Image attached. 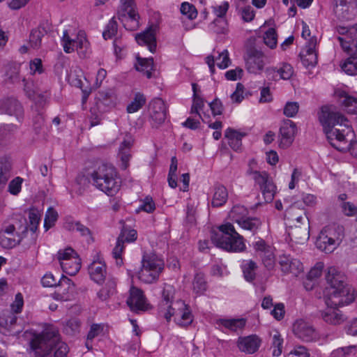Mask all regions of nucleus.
Masks as SVG:
<instances>
[{"label":"nucleus","mask_w":357,"mask_h":357,"mask_svg":"<svg viewBox=\"0 0 357 357\" xmlns=\"http://www.w3.org/2000/svg\"><path fill=\"white\" fill-rule=\"evenodd\" d=\"M328 287L324 291L327 308L321 312L324 321L333 325L342 324L344 317L337 308L350 304L355 296L347 282L346 276L335 267H329L326 275Z\"/></svg>","instance_id":"obj_1"},{"label":"nucleus","mask_w":357,"mask_h":357,"mask_svg":"<svg viewBox=\"0 0 357 357\" xmlns=\"http://www.w3.org/2000/svg\"><path fill=\"white\" fill-rule=\"evenodd\" d=\"M319 119L332 146L340 151L350 149L351 154L357 157V143L351 144L347 139L351 128L342 114L336 112L334 107L325 105L321 108Z\"/></svg>","instance_id":"obj_2"},{"label":"nucleus","mask_w":357,"mask_h":357,"mask_svg":"<svg viewBox=\"0 0 357 357\" xmlns=\"http://www.w3.org/2000/svg\"><path fill=\"white\" fill-rule=\"evenodd\" d=\"M30 346L36 357H67L69 352L68 345L61 340L58 331L53 327L35 336Z\"/></svg>","instance_id":"obj_3"},{"label":"nucleus","mask_w":357,"mask_h":357,"mask_svg":"<svg viewBox=\"0 0 357 357\" xmlns=\"http://www.w3.org/2000/svg\"><path fill=\"white\" fill-rule=\"evenodd\" d=\"M93 185L109 196L120 189L121 181L114 166L107 163L98 165L90 174Z\"/></svg>","instance_id":"obj_4"},{"label":"nucleus","mask_w":357,"mask_h":357,"mask_svg":"<svg viewBox=\"0 0 357 357\" xmlns=\"http://www.w3.org/2000/svg\"><path fill=\"white\" fill-rule=\"evenodd\" d=\"M211 238L216 247L228 252H241L245 248L243 236L236 232L231 223L220 226L219 231L212 233Z\"/></svg>","instance_id":"obj_5"},{"label":"nucleus","mask_w":357,"mask_h":357,"mask_svg":"<svg viewBox=\"0 0 357 357\" xmlns=\"http://www.w3.org/2000/svg\"><path fill=\"white\" fill-rule=\"evenodd\" d=\"M142 267L137 273V278L146 284H152L159 279L165 268L163 259L154 252H144Z\"/></svg>","instance_id":"obj_6"},{"label":"nucleus","mask_w":357,"mask_h":357,"mask_svg":"<svg viewBox=\"0 0 357 357\" xmlns=\"http://www.w3.org/2000/svg\"><path fill=\"white\" fill-rule=\"evenodd\" d=\"M344 231L343 226L337 224L326 226L317 238V248L326 253L333 252L341 243L344 236Z\"/></svg>","instance_id":"obj_7"},{"label":"nucleus","mask_w":357,"mask_h":357,"mask_svg":"<svg viewBox=\"0 0 357 357\" xmlns=\"http://www.w3.org/2000/svg\"><path fill=\"white\" fill-rule=\"evenodd\" d=\"M247 174L252 176L255 185H257L262 194L264 202H271L276 192V186L272 178L266 171H257L249 169Z\"/></svg>","instance_id":"obj_8"},{"label":"nucleus","mask_w":357,"mask_h":357,"mask_svg":"<svg viewBox=\"0 0 357 357\" xmlns=\"http://www.w3.org/2000/svg\"><path fill=\"white\" fill-rule=\"evenodd\" d=\"M337 37L340 45L347 54H357V24L351 26H337Z\"/></svg>","instance_id":"obj_9"},{"label":"nucleus","mask_w":357,"mask_h":357,"mask_svg":"<svg viewBox=\"0 0 357 357\" xmlns=\"http://www.w3.org/2000/svg\"><path fill=\"white\" fill-rule=\"evenodd\" d=\"M137 236V233L136 230L128 229L126 227H123L122 228L112 252L113 257L116 259L117 266H121L123 264L121 255L124 250V243L134 242L136 241Z\"/></svg>","instance_id":"obj_10"},{"label":"nucleus","mask_w":357,"mask_h":357,"mask_svg":"<svg viewBox=\"0 0 357 357\" xmlns=\"http://www.w3.org/2000/svg\"><path fill=\"white\" fill-rule=\"evenodd\" d=\"M0 114L14 116L22 123L24 119V110L21 102L15 98H6L0 100Z\"/></svg>","instance_id":"obj_11"},{"label":"nucleus","mask_w":357,"mask_h":357,"mask_svg":"<svg viewBox=\"0 0 357 357\" xmlns=\"http://www.w3.org/2000/svg\"><path fill=\"white\" fill-rule=\"evenodd\" d=\"M252 247L256 255L261 259L264 266L268 270L273 269L275 261L274 248L261 238L255 241L252 243Z\"/></svg>","instance_id":"obj_12"},{"label":"nucleus","mask_w":357,"mask_h":357,"mask_svg":"<svg viewBox=\"0 0 357 357\" xmlns=\"http://www.w3.org/2000/svg\"><path fill=\"white\" fill-rule=\"evenodd\" d=\"M174 317V321L179 326H186L192 322V315L189 307L182 300H176L171 309L169 321Z\"/></svg>","instance_id":"obj_13"},{"label":"nucleus","mask_w":357,"mask_h":357,"mask_svg":"<svg viewBox=\"0 0 357 357\" xmlns=\"http://www.w3.org/2000/svg\"><path fill=\"white\" fill-rule=\"evenodd\" d=\"M175 294V289L174 286L165 284L161 294V301L158 305V314L160 317L165 318L167 322L169 321V315L171 309L174 306V297Z\"/></svg>","instance_id":"obj_14"},{"label":"nucleus","mask_w":357,"mask_h":357,"mask_svg":"<svg viewBox=\"0 0 357 357\" xmlns=\"http://www.w3.org/2000/svg\"><path fill=\"white\" fill-rule=\"evenodd\" d=\"M57 289L52 294L54 299L61 301H71L75 297V285L65 275H62L56 286Z\"/></svg>","instance_id":"obj_15"},{"label":"nucleus","mask_w":357,"mask_h":357,"mask_svg":"<svg viewBox=\"0 0 357 357\" xmlns=\"http://www.w3.org/2000/svg\"><path fill=\"white\" fill-rule=\"evenodd\" d=\"M47 78L45 83H38L33 84V82H29L25 78L22 79L24 84V91L27 97L31 100L36 101V98H38V102L42 105L46 100L45 96L43 93H46L49 90V85L47 84Z\"/></svg>","instance_id":"obj_16"},{"label":"nucleus","mask_w":357,"mask_h":357,"mask_svg":"<svg viewBox=\"0 0 357 357\" xmlns=\"http://www.w3.org/2000/svg\"><path fill=\"white\" fill-rule=\"evenodd\" d=\"M317 42L316 37L310 38L299 54L301 63L306 68H313L317 63Z\"/></svg>","instance_id":"obj_17"},{"label":"nucleus","mask_w":357,"mask_h":357,"mask_svg":"<svg viewBox=\"0 0 357 357\" xmlns=\"http://www.w3.org/2000/svg\"><path fill=\"white\" fill-rule=\"evenodd\" d=\"M22 238L13 225H5L0 231V245L3 248H14L20 243Z\"/></svg>","instance_id":"obj_18"},{"label":"nucleus","mask_w":357,"mask_h":357,"mask_svg":"<svg viewBox=\"0 0 357 357\" xmlns=\"http://www.w3.org/2000/svg\"><path fill=\"white\" fill-rule=\"evenodd\" d=\"M150 116L153 127L158 128L166 119V107L161 98H155L149 104Z\"/></svg>","instance_id":"obj_19"},{"label":"nucleus","mask_w":357,"mask_h":357,"mask_svg":"<svg viewBox=\"0 0 357 357\" xmlns=\"http://www.w3.org/2000/svg\"><path fill=\"white\" fill-rule=\"evenodd\" d=\"M294 334L304 342H312L317 339L314 328L303 319L297 320L293 325Z\"/></svg>","instance_id":"obj_20"},{"label":"nucleus","mask_w":357,"mask_h":357,"mask_svg":"<svg viewBox=\"0 0 357 357\" xmlns=\"http://www.w3.org/2000/svg\"><path fill=\"white\" fill-rule=\"evenodd\" d=\"M264 54L256 49H250L245 58V66L247 70L250 73L258 74L264 68Z\"/></svg>","instance_id":"obj_21"},{"label":"nucleus","mask_w":357,"mask_h":357,"mask_svg":"<svg viewBox=\"0 0 357 357\" xmlns=\"http://www.w3.org/2000/svg\"><path fill=\"white\" fill-rule=\"evenodd\" d=\"M63 50L66 53H70L75 49L79 51L82 49L86 50L89 46V42L84 33H79L76 39H72L68 35V31H63L62 37Z\"/></svg>","instance_id":"obj_22"},{"label":"nucleus","mask_w":357,"mask_h":357,"mask_svg":"<svg viewBox=\"0 0 357 357\" xmlns=\"http://www.w3.org/2000/svg\"><path fill=\"white\" fill-rule=\"evenodd\" d=\"M296 126L291 120H285L280 128V146L283 149L289 147L294 140Z\"/></svg>","instance_id":"obj_23"},{"label":"nucleus","mask_w":357,"mask_h":357,"mask_svg":"<svg viewBox=\"0 0 357 357\" xmlns=\"http://www.w3.org/2000/svg\"><path fill=\"white\" fill-rule=\"evenodd\" d=\"M158 26L151 25L145 31L136 35L135 40L139 45H146L149 51L154 53L156 50V31Z\"/></svg>","instance_id":"obj_24"},{"label":"nucleus","mask_w":357,"mask_h":357,"mask_svg":"<svg viewBox=\"0 0 357 357\" xmlns=\"http://www.w3.org/2000/svg\"><path fill=\"white\" fill-rule=\"evenodd\" d=\"M127 304L130 310L135 312L147 310L148 304L143 291L134 287L130 290V296L127 299Z\"/></svg>","instance_id":"obj_25"},{"label":"nucleus","mask_w":357,"mask_h":357,"mask_svg":"<svg viewBox=\"0 0 357 357\" xmlns=\"http://www.w3.org/2000/svg\"><path fill=\"white\" fill-rule=\"evenodd\" d=\"M279 264L281 271L284 273H291L297 276L303 271V264L297 259L289 255H281L279 257Z\"/></svg>","instance_id":"obj_26"},{"label":"nucleus","mask_w":357,"mask_h":357,"mask_svg":"<svg viewBox=\"0 0 357 357\" xmlns=\"http://www.w3.org/2000/svg\"><path fill=\"white\" fill-rule=\"evenodd\" d=\"M17 317L12 312L3 313L0 316V333L6 335H15L21 331L20 328L16 329Z\"/></svg>","instance_id":"obj_27"},{"label":"nucleus","mask_w":357,"mask_h":357,"mask_svg":"<svg viewBox=\"0 0 357 357\" xmlns=\"http://www.w3.org/2000/svg\"><path fill=\"white\" fill-rule=\"evenodd\" d=\"M240 351L252 354L256 352L261 344L260 338L256 335L240 337L237 342Z\"/></svg>","instance_id":"obj_28"},{"label":"nucleus","mask_w":357,"mask_h":357,"mask_svg":"<svg viewBox=\"0 0 357 357\" xmlns=\"http://www.w3.org/2000/svg\"><path fill=\"white\" fill-rule=\"evenodd\" d=\"M89 273L94 282L102 283L107 275L105 263L101 260L93 261L89 266Z\"/></svg>","instance_id":"obj_29"},{"label":"nucleus","mask_w":357,"mask_h":357,"mask_svg":"<svg viewBox=\"0 0 357 357\" xmlns=\"http://www.w3.org/2000/svg\"><path fill=\"white\" fill-rule=\"evenodd\" d=\"M334 13L340 21L351 20L357 13V3L335 6Z\"/></svg>","instance_id":"obj_30"},{"label":"nucleus","mask_w":357,"mask_h":357,"mask_svg":"<svg viewBox=\"0 0 357 357\" xmlns=\"http://www.w3.org/2000/svg\"><path fill=\"white\" fill-rule=\"evenodd\" d=\"M134 140L131 135H126L119 146V155L122 162V168L126 169L129 165L131 158L130 149L133 145Z\"/></svg>","instance_id":"obj_31"},{"label":"nucleus","mask_w":357,"mask_h":357,"mask_svg":"<svg viewBox=\"0 0 357 357\" xmlns=\"http://www.w3.org/2000/svg\"><path fill=\"white\" fill-rule=\"evenodd\" d=\"M19 126L14 123H8L0 126V148L10 144L14 134L18 130Z\"/></svg>","instance_id":"obj_32"},{"label":"nucleus","mask_w":357,"mask_h":357,"mask_svg":"<svg viewBox=\"0 0 357 357\" xmlns=\"http://www.w3.org/2000/svg\"><path fill=\"white\" fill-rule=\"evenodd\" d=\"M12 174V162L8 156L0 157V189L6 185Z\"/></svg>","instance_id":"obj_33"},{"label":"nucleus","mask_w":357,"mask_h":357,"mask_svg":"<svg viewBox=\"0 0 357 357\" xmlns=\"http://www.w3.org/2000/svg\"><path fill=\"white\" fill-rule=\"evenodd\" d=\"M228 199V191L226 187L221 184H217L213 188L211 206L220 207L225 205Z\"/></svg>","instance_id":"obj_34"},{"label":"nucleus","mask_w":357,"mask_h":357,"mask_svg":"<svg viewBox=\"0 0 357 357\" xmlns=\"http://www.w3.org/2000/svg\"><path fill=\"white\" fill-rule=\"evenodd\" d=\"M245 136V133L240 132L237 130L228 128L225 132V137L228 139L230 147L234 151H238L242 146V138Z\"/></svg>","instance_id":"obj_35"},{"label":"nucleus","mask_w":357,"mask_h":357,"mask_svg":"<svg viewBox=\"0 0 357 357\" xmlns=\"http://www.w3.org/2000/svg\"><path fill=\"white\" fill-rule=\"evenodd\" d=\"M60 265L64 273L69 275H75L81 268V259L78 256H74L68 260L62 261Z\"/></svg>","instance_id":"obj_36"},{"label":"nucleus","mask_w":357,"mask_h":357,"mask_svg":"<svg viewBox=\"0 0 357 357\" xmlns=\"http://www.w3.org/2000/svg\"><path fill=\"white\" fill-rule=\"evenodd\" d=\"M131 14H126L125 16H118L119 20L122 22L123 26L129 31L136 30L139 26V15L138 13H133L132 10Z\"/></svg>","instance_id":"obj_37"},{"label":"nucleus","mask_w":357,"mask_h":357,"mask_svg":"<svg viewBox=\"0 0 357 357\" xmlns=\"http://www.w3.org/2000/svg\"><path fill=\"white\" fill-rule=\"evenodd\" d=\"M340 102L350 114H357V98L349 96L344 91L339 94Z\"/></svg>","instance_id":"obj_38"},{"label":"nucleus","mask_w":357,"mask_h":357,"mask_svg":"<svg viewBox=\"0 0 357 357\" xmlns=\"http://www.w3.org/2000/svg\"><path fill=\"white\" fill-rule=\"evenodd\" d=\"M261 221L256 217H247L238 224L243 229L250 231L252 234L257 232L261 226Z\"/></svg>","instance_id":"obj_39"},{"label":"nucleus","mask_w":357,"mask_h":357,"mask_svg":"<svg viewBox=\"0 0 357 357\" xmlns=\"http://www.w3.org/2000/svg\"><path fill=\"white\" fill-rule=\"evenodd\" d=\"M137 63L135 64L137 70L144 73L146 77L150 79L152 77V70H153V59H142L137 57Z\"/></svg>","instance_id":"obj_40"},{"label":"nucleus","mask_w":357,"mask_h":357,"mask_svg":"<svg viewBox=\"0 0 357 357\" xmlns=\"http://www.w3.org/2000/svg\"><path fill=\"white\" fill-rule=\"evenodd\" d=\"M275 73L280 75V78L282 79H289L294 75V69L290 64L283 63L282 66L278 70L275 68H268L266 70L267 76H270Z\"/></svg>","instance_id":"obj_41"},{"label":"nucleus","mask_w":357,"mask_h":357,"mask_svg":"<svg viewBox=\"0 0 357 357\" xmlns=\"http://www.w3.org/2000/svg\"><path fill=\"white\" fill-rule=\"evenodd\" d=\"M46 33L47 30L42 26H39L38 28L33 29L29 36L30 45L35 49L39 48L41 45L42 37Z\"/></svg>","instance_id":"obj_42"},{"label":"nucleus","mask_w":357,"mask_h":357,"mask_svg":"<svg viewBox=\"0 0 357 357\" xmlns=\"http://www.w3.org/2000/svg\"><path fill=\"white\" fill-rule=\"evenodd\" d=\"M219 323L225 328L231 331H237L244 328L246 321L245 319H222L219 320Z\"/></svg>","instance_id":"obj_43"},{"label":"nucleus","mask_w":357,"mask_h":357,"mask_svg":"<svg viewBox=\"0 0 357 357\" xmlns=\"http://www.w3.org/2000/svg\"><path fill=\"white\" fill-rule=\"evenodd\" d=\"M245 279L251 282L255 278V271L257 268V264L252 260L243 261L241 265Z\"/></svg>","instance_id":"obj_44"},{"label":"nucleus","mask_w":357,"mask_h":357,"mask_svg":"<svg viewBox=\"0 0 357 357\" xmlns=\"http://www.w3.org/2000/svg\"><path fill=\"white\" fill-rule=\"evenodd\" d=\"M193 291L198 295L203 294L207 289V282L204 275L201 273L195 274L192 282Z\"/></svg>","instance_id":"obj_45"},{"label":"nucleus","mask_w":357,"mask_h":357,"mask_svg":"<svg viewBox=\"0 0 357 357\" xmlns=\"http://www.w3.org/2000/svg\"><path fill=\"white\" fill-rule=\"evenodd\" d=\"M96 98L99 103L107 107H112L114 105L115 98L114 92L112 89L100 91L96 95Z\"/></svg>","instance_id":"obj_46"},{"label":"nucleus","mask_w":357,"mask_h":357,"mask_svg":"<svg viewBox=\"0 0 357 357\" xmlns=\"http://www.w3.org/2000/svg\"><path fill=\"white\" fill-rule=\"evenodd\" d=\"M349 57L342 65V69L349 75H357V56L356 54H348Z\"/></svg>","instance_id":"obj_47"},{"label":"nucleus","mask_w":357,"mask_h":357,"mask_svg":"<svg viewBox=\"0 0 357 357\" xmlns=\"http://www.w3.org/2000/svg\"><path fill=\"white\" fill-rule=\"evenodd\" d=\"M177 167L178 160L177 158L174 156L171 159V165L167 178L169 185L172 188H176L177 186Z\"/></svg>","instance_id":"obj_48"},{"label":"nucleus","mask_w":357,"mask_h":357,"mask_svg":"<svg viewBox=\"0 0 357 357\" xmlns=\"http://www.w3.org/2000/svg\"><path fill=\"white\" fill-rule=\"evenodd\" d=\"M208 27L216 34H225L227 31V22L225 18H216Z\"/></svg>","instance_id":"obj_49"},{"label":"nucleus","mask_w":357,"mask_h":357,"mask_svg":"<svg viewBox=\"0 0 357 357\" xmlns=\"http://www.w3.org/2000/svg\"><path fill=\"white\" fill-rule=\"evenodd\" d=\"M247 209L241 205L234 206L229 212V218L237 224H239L241 220L247 218Z\"/></svg>","instance_id":"obj_50"},{"label":"nucleus","mask_w":357,"mask_h":357,"mask_svg":"<svg viewBox=\"0 0 357 357\" xmlns=\"http://www.w3.org/2000/svg\"><path fill=\"white\" fill-rule=\"evenodd\" d=\"M135 0H121L120 6L118 10V16H125L126 14H131V10L133 13H137L135 10Z\"/></svg>","instance_id":"obj_51"},{"label":"nucleus","mask_w":357,"mask_h":357,"mask_svg":"<svg viewBox=\"0 0 357 357\" xmlns=\"http://www.w3.org/2000/svg\"><path fill=\"white\" fill-rule=\"evenodd\" d=\"M81 322L77 318H72L66 321L64 332L70 335H74L79 332Z\"/></svg>","instance_id":"obj_52"},{"label":"nucleus","mask_w":357,"mask_h":357,"mask_svg":"<svg viewBox=\"0 0 357 357\" xmlns=\"http://www.w3.org/2000/svg\"><path fill=\"white\" fill-rule=\"evenodd\" d=\"M283 339L281 337L280 334L275 331L272 336L271 349H273V356H279L282 354Z\"/></svg>","instance_id":"obj_53"},{"label":"nucleus","mask_w":357,"mask_h":357,"mask_svg":"<svg viewBox=\"0 0 357 357\" xmlns=\"http://www.w3.org/2000/svg\"><path fill=\"white\" fill-rule=\"evenodd\" d=\"M357 352L355 346H349L346 347L338 348L331 353L332 357H349L354 356Z\"/></svg>","instance_id":"obj_54"},{"label":"nucleus","mask_w":357,"mask_h":357,"mask_svg":"<svg viewBox=\"0 0 357 357\" xmlns=\"http://www.w3.org/2000/svg\"><path fill=\"white\" fill-rule=\"evenodd\" d=\"M278 35L273 28H269L264 33V42L271 49H274L277 45Z\"/></svg>","instance_id":"obj_55"},{"label":"nucleus","mask_w":357,"mask_h":357,"mask_svg":"<svg viewBox=\"0 0 357 357\" xmlns=\"http://www.w3.org/2000/svg\"><path fill=\"white\" fill-rule=\"evenodd\" d=\"M182 15H185L190 20H194L197 16V10L195 6L188 2H183L180 8Z\"/></svg>","instance_id":"obj_56"},{"label":"nucleus","mask_w":357,"mask_h":357,"mask_svg":"<svg viewBox=\"0 0 357 357\" xmlns=\"http://www.w3.org/2000/svg\"><path fill=\"white\" fill-rule=\"evenodd\" d=\"M146 102V98L142 94L135 95L134 100L128 105L127 111L128 113H134L138 111Z\"/></svg>","instance_id":"obj_57"},{"label":"nucleus","mask_w":357,"mask_h":357,"mask_svg":"<svg viewBox=\"0 0 357 357\" xmlns=\"http://www.w3.org/2000/svg\"><path fill=\"white\" fill-rule=\"evenodd\" d=\"M29 73L33 76L43 75L45 73L43 63L40 59L36 58L29 62Z\"/></svg>","instance_id":"obj_58"},{"label":"nucleus","mask_w":357,"mask_h":357,"mask_svg":"<svg viewBox=\"0 0 357 357\" xmlns=\"http://www.w3.org/2000/svg\"><path fill=\"white\" fill-rule=\"evenodd\" d=\"M204 106V100L199 96L192 97V105L190 109L191 114H196L202 119L203 122H205L204 119L202 117L199 111L203 109Z\"/></svg>","instance_id":"obj_59"},{"label":"nucleus","mask_w":357,"mask_h":357,"mask_svg":"<svg viewBox=\"0 0 357 357\" xmlns=\"http://www.w3.org/2000/svg\"><path fill=\"white\" fill-rule=\"evenodd\" d=\"M118 24L114 17L112 18L106 25L105 29L102 33L103 38L107 40L112 38L117 33Z\"/></svg>","instance_id":"obj_60"},{"label":"nucleus","mask_w":357,"mask_h":357,"mask_svg":"<svg viewBox=\"0 0 357 357\" xmlns=\"http://www.w3.org/2000/svg\"><path fill=\"white\" fill-rule=\"evenodd\" d=\"M58 218V213L52 207L49 208L46 212L44 227L47 230L51 228Z\"/></svg>","instance_id":"obj_61"},{"label":"nucleus","mask_w":357,"mask_h":357,"mask_svg":"<svg viewBox=\"0 0 357 357\" xmlns=\"http://www.w3.org/2000/svg\"><path fill=\"white\" fill-rule=\"evenodd\" d=\"M23 178L17 176L10 181L8 186V191L13 195H17L22 189Z\"/></svg>","instance_id":"obj_62"},{"label":"nucleus","mask_w":357,"mask_h":357,"mask_svg":"<svg viewBox=\"0 0 357 357\" xmlns=\"http://www.w3.org/2000/svg\"><path fill=\"white\" fill-rule=\"evenodd\" d=\"M215 61H217V66L220 68H227L231 63L228 51L224 50L222 52L218 53V56L217 57L215 56Z\"/></svg>","instance_id":"obj_63"},{"label":"nucleus","mask_w":357,"mask_h":357,"mask_svg":"<svg viewBox=\"0 0 357 357\" xmlns=\"http://www.w3.org/2000/svg\"><path fill=\"white\" fill-rule=\"evenodd\" d=\"M299 109V105L297 102H288L286 103L283 113L287 117H294Z\"/></svg>","instance_id":"obj_64"}]
</instances>
